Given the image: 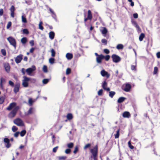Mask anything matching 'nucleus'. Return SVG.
I'll return each mask as SVG.
<instances>
[{"instance_id": "nucleus-41", "label": "nucleus", "mask_w": 160, "mask_h": 160, "mask_svg": "<svg viewBox=\"0 0 160 160\" xmlns=\"http://www.w3.org/2000/svg\"><path fill=\"white\" fill-rule=\"evenodd\" d=\"M1 52L2 54L4 56H6V52L5 49H2L1 50Z\"/></svg>"}, {"instance_id": "nucleus-25", "label": "nucleus", "mask_w": 160, "mask_h": 160, "mask_svg": "<svg viewBox=\"0 0 160 160\" xmlns=\"http://www.w3.org/2000/svg\"><path fill=\"white\" fill-rule=\"evenodd\" d=\"M88 15L87 17L89 18V19L91 20L92 18V16L91 11L90 10H88Z\"/></svg>"}, {"instance_id": "nucleus-17", "label": "nucleus", "mask_w": 160, "mask_h": 160, "mask_svg": "<svg viewBox=\"0 0 160 160\" xmlns=\"http://www.w3.org/2000/svg\"><path fill=\"white\" fill-rule=\"evenodd\" d=\"M122 116L124 118H129L131 117V114L128 112L125 111L123 113Z\"/></svg>"}, {"instance_id": "nucleus-42", "label": "nucleus", "mask_w": 160, "mask_h": 160, "mask_svg": "<svg viewBox=\"0 0 160 160\" xmlns=\"http://www.w3.org/2000/svg\"><path fill=\"white\" fill-rule=\"evenodd\" d=\"M42 70L43 72H48L47 67L46 65L43 66Z\"/></svg>"}, {"instance_id": "nucleus-48", "label": "nucleus", "mask_w": 160, "mask_h": 160, "mask_svg": "<svg viewBox=\"0 0 160 160\" xmlns=\"http://www.w3.org/2000/svg\"><path fill=\"white\" fill-rule=\"evenodd\" d=\"M12 25V22H9L7 25V28L8 29H9L11 26Z\"/></svg>"}, {"instance_id": "nucleus-59", "label": "nucleus", "mask_w": 160, "mask_h": 160, "mask_svg": "<svg viewBox=\"0 0 160 160\" xmlns=\"http://www.w3.org/2000/svg\"><path fill=\"white\" fill-rule=\"evenodd\" d=\"M29 43L31 46H33L34 45V41L33 40L30 41Z\"/></svg>"}, {"instance_id": "nucleus-6", "label": "nucleus", "mask_w": 160, "mask_h": 160, "mask_svg": "<svg viewBox=\"0 0 160 160\" xmlns=\"http://www.w3.org/2000/svg\"><path fill=\"white\" fill-rule=\"evenodd\" d=\"M14 123L18 126H22L24 125L23 121L19 118H17L14 121Z\"/></svg>"}, {"instance_id": "nucleus-45", "label": "nucleus", "mask_w": 160, "mask_h": 160, "mask_svg": "<svg viewBox=\"0 0 160 160\" xmlns=\"http://www.w3.org/2000/svg\"><path fill=\"white\" fill-rule=\"evenodd\" d=\"M23 32L24 34H28L29 33V32L28 30L27 29H24L23 30Z\"/></svg>"}, {"instance_id": "nucleus-55", "label": "nucleus", "mask_w": 160, "mask_h": 160, "mask_svg": "<svg viewBox=\"0 0 160 160\" xmlns=\"http://www.w3.org/2000/svg\"><path fill=\"white\" fill-rule=\"evenodd\" d=\"M134 26L136 28L138 31L140 30V28L137 24L134 25Z\"/></svg>"}, {"instance_id": "nucleus-15", "label": "nucleus", "mask_w": 160, "mask_h": 160, "mask_svg": "<svg viewBox=\"0 0 160 160\" xmlns=\"http://www.w3.org/2000/svg\"><path fill=\"white\" fill-rule=\"evenodd\" d=\"M107 83L106 81H104L102 85V86L103 89L105 90L109 91L110 90V89L109 88H107Z\"/></svg>"}, {"instance_id": "nucleus-33", "label": "nucleus", "mask_w": 160, "mask_h": 160, "mask_svg": "<svg viewBox=\"0 0 160 160\" xmlns=\"http://www.w3.org/2000/svg\"><path fill=\"white\" fill-rule=\"evenodd\" d=\"M55 59L53 58H50L49 59V62L51 64H52L54 63Z\"/></svg>"}, {"instance_id": "nucleus-47", "label": "nucleus", "mask_w": 160, "mask_h": 160, "mask_svg": "<svg viewBox=\"0 0 160 160\" xmlns=\"http://www.w3.org/2000/svg\"><path fill=\"white\" fill-rule=\"evenodd\" d=\"M128 146L131 149H133L134 147L133 146L131 145V142L130 141H129L128 142Z\"/></svg>"}, {"instance_id": "nucleus-20", "label": "nucleus", "mask_w": 160, "mask_h": 160, "mask_svg": "<svg viewBox=\"0 0 160 160\" xmlns=\"http://www.w3.org/2000/svg\"><path fill=\"white\" fill-rule=\"evenodd\" d=\"M19 87L20 85L19 84H17L15 85L14 89V92L15 93L19 91Z\"/></svg>"}, {"instance_id": "nucleus-38", "label": "nucleus", "mask_w": 160, "mask_h": 160, "mask_svg": "<svg viewBox=\"0 0 160 160\" xmlns=\"http://www.w3.org/2000/svg\"><path fill=\"white\" fill-rule=\"evenodd\" d=\"M67 146L69 148H72L73 146V143L72 142H70L67 144Z\"/></svg>"}, {"instance_id": "nucleus-46", "label": "nucleus", "mask_w": 160, "mask_h": 160, "mask_svg": "<svg viewBox=\"0 0 160 160\" xmlns=\"http://www.w3.org/2000/svg\"><path fill=\"white\" fill-rule=\"evenodd\" d=\"M104 58H105V60L107 61H108L110 58V56L109 55H107L105 56H104Z\"/></svg>"}, {"instance_id": "nucleus-8", "label": "nucleus", "mask_w": 160, "mask_h": 160, "mask_svg": "<svg viewBox=\"0 0 160 160\" xmlns=\"http://www.w3.org/2000/svg\"><path fill=\"white\" fill-rule=\"evenodd\" d=\"M131 87V85L130 84L127 83L125 85H123L122 88L124 91L128 92L130 91Z\"/></svg>"}, {"instance_id": "nucleus-18", "label": "nucleus", "mask_w": 160, "mask_h": 160, "mask_svg": "<svg viewBox=\"0 0 160 160\" xmlns=\"http://www.w3.org/2000/svg\"><path fill=\"white\" fill-rule=\"evenodd\" d=\"M66 57L68 60H71L73 58V55L71 53H67L66 55Z\"/></svg>"}, {"instance_id": "nucleus-10", "label": "nucleus", "mask_w": 160, "mask_h": 160, "mask_svg": "<svg viewBox=\"0 0 160 160\" xmlns=\"http://www.w3.org/2000/svg\"><path fill=\"white\" fill-rule=\"evenodd\" d=\"M104 58V55L102 54L99 55L98 57L96 58V62L98 63H100L102 62V60Z\"/></svg>"}, {"instance_id": "nucleus-13", "label": "nucleus", "mask_w": 160, "mask_h": 160, "mask_svg": "<svg viewBox=\"0 0 160 160\" xmlns=\"http://www.w3.org/2000/svg\"><path fill=\"white\" fill-rule=\"evenodd\" d=\"M6 80L4 78L2 77L0 79V88L2 89H4V84Z\"/></svg>"}, {"instance_id": "nucleus-34", "label": "nucleus", "mask_w": 160, "mask_h": 160, "mask_svg": "<svg viewBox=\"0 0 160 160\" xmlns=\"http://www.w3.org/2000/svg\"><path fill=\"white\" fill-rule=\"evenodd\" d=\"M116 48L118 49H122L123 48V46L122 44H119L117 45Z\"/></svg>"}, {"instance_id": "nucleus-52", "label": "nucleus", "mask_w": 160, "mask_h": 160, "mask_svg": "<svg viewBox=\"0 0 160 160\" xmlns=\"http://www.w3.org/2000/svg\"><path fill=\"white\" fill-rule=\"evenodd\" d=\"M103 90L102 89H100L98 92V95L100 96L102 95L103 92Z\"/></svg>"}, {"instance_id": "nucleus-26", "label": "nucleus", "mask_w": 160, "mask_h": 160, "mask_svg": "<svg viewBox=\"0 0 160 160\" xmlns=\"http://www.w3.org/2000/svg\"><path fill=\"white\" fill-rule=\"evenodd\" d=\"M103 28L102 30H101L102 33L103 34L106 35L108 32V31L105 27H103Z\"/></svg>"}, {"instance_id": "nucleus-43", "label": "nucleus", "mask_w": 160, "mask_h": 160, "mask_svg": "<svg viewBox=\"0 0 160 160\" xmlns=\"http://www.w3.org/2000/svg\"><path fill=\"white\" fill-rule=\"evenodd\" d=\"M49 79H44L42 80V82L44 84H46L49 82Z\"/></svg>"}, {"instance_id": "nucleus-19", "label": "nucleus", "mask_w": 160, "mask_h": 160, "mask_svg": "<svg viewBox=\"0 0 160 160\" xmlns=\"http://www.w3.org/2000/svg\"><path fill=\"white\" fill-rule=\"evenodd\" d=\"M55 33L54 32L51 31L49 33V37L51 40H52L54 38Z\"/></svg>"}, {"instance_id": "nucleus-40", "label": "nucleus", "mask_w": 160, "mask_h": 160, "mask_svg": "<svg viewBox=\"0 0 160 160\" xmlns=\"http://www.w3.org/2000/svg\"><path fill=\"white\" fill-rule=\"evenodd\" d=\"M10 10L11 12H14L15 10V8L14 6L12 5L10 8Z\"/></svg>"}, {"instance_id": "nucleus-36", "label": "nucleus", "mask_w": 160, "mask_h": 160, "mask_svg": "<svg viewBox=\"0 0 160 160\" xmlns=\"http://www.w3.org/2000/svg\"><path fill=\"white\" fill-rule=\"evenodd\" d=\"M51 56L52 57H55V52L53 49H52L51 50Z\"/></svg>"}, {"instance_id": "nucleus-50", "label": "nucleus", "mask_w": 160, "mask_h": 160, "mask_svg": "<svg viewBox=\"0 0 160 160\" xmlns=\"http://www.w3.org/2000/svg\"><path fill=\"white\" fill-rule=\"evenodd\" d=\"M18 130V128L14 126L12 128V130L13 132L16 131Z\"/></svg>"}, {"instance_id": "nucleus-60", "label": "nucleus", "mask_w": 160, "mask_h": 160, "mask_svg": "<svg viewBox=\"0 0 160 160\" xmlns=\"http://www.w3.org/2000/svg\"><path fill=\"white\" fill-rule=\"evenodd\" d=\"M91 145V144H86L84 147V149H86L87 148L89 147Z\"/></svg>"}, {"instance_id": "nucleus-39", "label": "nucleus", "mask_w": 160, "mask_h": 160, "mask_svg": "<svg viewBox=\"0 0 160 160\" xmlns=\"http://www.w3.org/2000/svg\"><path fill=\"white\" fill-rule=\"evenodd\" d=\"M22 22L24 23L27 22V20L26 18L23 15L22 16Z\"/></svg>"}, {"instance_id": "nucleus-21", "label": "nucleus", "mask_w": 160, "mask_h": 160, "mask_svg": "<svg viewBox=\"0 0 160 160\" xmlns=\"http://www.w3.org/2000/svg\"><path fill=\"white\" fill-rule=\"evenodd\" d=\"M36 100H33L32 98H29L28 100V103L30 106L32 105L33 103L35 102Z\"/></svg>"}, {"instance_id": "nucleus-62", "label": "nucleus", "mask_w": 160, "mask_h": 160, "mask_svg": "<svg viewBox=\"0 0 160 160\" xmlns=\"http://www.w3.org/2000/svg\"><path fill=\"white\" fill-rule=\"evenodd\" d=\"M78 148L77 147H75V148H74V150L73 151V153H76L78 151Z\"/></svg>"}, {"instance_id": "nucleus-54", "label": "nucleus", "mask_w": 160, "mask_h": 160, "mask_svg": "<svg viewBox=\"0 0 160 160\" xmlns=\"http://www.w3.org/2000/svg\"><path fill=\"white\" fill-rule=\"evenodd\" d=\"M21 72L23 75H24L26 72V70L24 68H22L21 69Z\"/></svg>"}, {"instance_id": "nucleus-30", "label": "nucleus", "mask_w": 160, "mask_h": 160, "mask_svg": "<svg viewBox=\"0 0 160 160\" xmlns=\"http://www.w3.org/2000/svg\"><path fill=\"white\" fill-rule=\"evenodd\" d=\"M42 21H41L39 22L38 26H39V28L42 30H43V27L42 26Z\"/></svg>"}, {"instance_id": "nucleus-49", "label": "nucleus", "mask_w": 160, "mask_h": 160, "mask_svg": "<svg viewBox=\"0 0 160 160\" xmlns=\"http://www.w3.org/2000/svg\"><path fill=\"white\" fill-rule=\"evenodd\" d=\"M158 71V68L157 67H155L154 68L153 74H156Z\"/></svg>"}, {"instance_id": "nucleus-22", "label": "nucleus", "mask_w": 160, "mask_h": 160, "mask_svg": "<svg viewBox=\"0 0 160 160\" xmlns=\"http://www.w3.org/2000/svg\"><path fill=\"white\" fill-rule=\"evenodd\" d=\"M66 117L68 120H70L73 118V117L72 114L70 113L67 114Z\"/></svg>"}, {"instance_id": "nucleus-58", "label": "nucleus", "mask_w": 160, "mask_h": 160, "mask_svg": "<svg viewBox=\"0 0 160 160\" xmlns=\"http://www.w3.org/2000/svg\"><path fill=\"white\" fill-rule=\"evenodd\" d=\"M19 133H20V132H16L14 134V137L16 138H17L18 136Z\"/></svg>"}, {"instance_id": "nucleus-2", "label": "nucleus", "mask_w": 160, "mask_h": 160, "mask_svg": "<svg viewBox=\"0 0 160 160\" xmlns=\"http://www.w3.org/2000/svg\"><path fill=\"white\" fill-rule=\"evenodd\" d=\"M90 152L92 154L94 160H96L97 156L98 146L96 145L93 148L91 149Z\"/></svg>"}, {"instance_id": "nucleus-28", "label": "nucleus", "mask_w": 160, "mask_h": 160, "mask_svg": "<svg viewBox=\"0 0 160 160\" xmlns=\"http://www.w3.org/2000/svg\"><path fill=\"white\" fill-rule=\"evenodd\" d=\"M145 37V35L144 33H141L139 37V40L140 41H142L143 38Z\"/></svg>"}, {"instance_id": "nucleus-56", "label": "nucleus", "mask_w": 160, "mask_h": 160, "mask_svg": "<svg viewBox=\"0 0 160 160\" xmlns=\"http://www.w3.org/2000/svg\"><path fill=\"white\" fill-rule=\"evenodd\" d=\"M104 52L105 53H106V54H108L110 52V51L109 50H108V49H104Z\"/></svg>"}, {"instance_id": "nucleus-61", "label": "nucleus", "mask_w": 160, "mask_h": 160, "mask_svg": "<svg viewBox=\"0 0 160 160\" xmlns=\"http://www.w3.org/2000/svg\"><path fill=\"white\" fill-rule=\"evenodd\" d=\"M133 16L134 18H138V14L137 13H134L133 14Z\"/></svg>"}, {"instance_id": "nucleus-23", "label": "nucleus", "mask_w": 160, "mask_h": 160, "mask_svg": "<svg viewBox=\"0 0 160 160\" xmlns=\"http://www.w3.org/2000/svg\"><path fill=\"white\" fill-rule=\"evenodd\" d=\"M126 98L123 97H121L119 98L118 100V102L119 103H121L124 101Z\"/></svg>"}, {"instance_id": "nucleus-14", "label": "nucleus", "mask_w": 160, "mask_h": 160, "mask_svg": "<svg viewBox=\"0 0 160 160\" xmlns=\"http://www.w3.org/2000/svg\"><path fill=\"white\" fill-rule=\"evenodd\" d=\"M22 59V55H20L18 56L15 58V61L16 63H20Z\"/></svg>"}, {"instance_id": "nucleus-51", "label": "nucleus", "mask_w": 160, "mask_h": 160, "mask_svg": "<svg viewBox=\"0 0 160 160\" xmlns=\"http://www.w3.org/2000/svg\"><path fill=\"white\" fill-rule=\"evenodd\" d=\"M102 42L103 43H104L105 45H106L107 44V41L105 39H103L102 40Z\"/></svg>"}, {"instance_id": "nucleus-9", "label": "nucleus", "mask_w": 160, "mask_h": 160, "mask_svg": "<svg viewBox=\"0 0 160 160\" xmlns=\"http://www.w3.org/2000/svg\"><path fill=\"white\" fill-rule=\"evenodd\" d=\"M100 74L102 77H106L107 78H109L110 76V74L104 69L102 70L101 71Z\"/></svg>"}, {"instance_id": "nucleus-53", "label": "nucleus", "mask_w": 160, "mask_h": 160, "mask_svg": "<svg viewBox=\"0 0 160 160\" xmlns=\"http://www.w3.org/2000/svg\"><path fill=\"white\" fill-rule=\"evenodd\" d=\"M65 152L66 154H69L71 152V150L70 149H67L65 150Z\"/></svg>"}, {"instance_id": "nucleus-16", "label": "nucleus", "mask_w": 160, "mask_h": 160, "mask_svg": "<svg viewBox=\"0 0 160 160\" xmlns=\"http://www.w3.org/2000/svg\"><path fill=\"white\" fill-rule=\"evenodd\" d=\"M5 69L7 72H9L10 70V66L8 63H5L4 64Z\"/></svg>"}, {"instance_id": "nucleus-64", "label": "nucleus", "mask_w": 160, "mask_h": 160, "mask_svg": "<svg viewBox=\"0 0 160 160\" xmlns=\"http://www.w3.org/2000/svg\"><path fill=\"white\" fill-rule=\"evenodd\" d=\"M157 57L159 58H160V52H158L157 53Z\"/></svg>"}, {"instance_id": "nucleus-44", "label": "nucleus", "mask_w": 160, "mask_h": 160, "mask_svg": "<svg viewBox=\"0 0 160 160\" xmlns=\"http://www.w3.org/2000/svg\"><path fill=\"white\" fill-rule=\"evenodd\" d=\"M71 72V69L70 68H68L66 71V74L67 75H68Z\"/></svg>"}, {"instance_id": "nucleus-7", "label": "nucleus", "mask_w": 160, "mask_h": 160, "mask_svg": "<svg viewBox=\"0 0 160 160\" xmlns=\"http://www.w3.org/2000/svg\"><path fill=\"white\" fill-rule=\"evenodd\" d=\"M7 40L10 44L12 45L15 48L16 47V42L15 39L12 37H10L7 38Z\"/></svg>"}, {"instance_id": "nucleus-11", "label": "nucleus", "mask_w": 160, "mask_h": 160, "mask_svg": "<svg viewBox=\"0 0 160 160\" xmlns=\"http://www.w3.org/2000/svg\"><path fill=\"white\" fill-rule=\"evenodd\" d=\"M16 103L15 102H12L10 103L9 106L7 108V109L10 110L13 109L17 106H16Z\"/></svg>"}, {"instance_id": "nucleus-3", "label": "nucleus", "mask_w": 160, "mask_h": 160, "mask_svg": "<svg viewBox=\"0 0 160 160\" xmlns=\"http://www.w3.org/2000/svg\"><path fill=\"white\" fill-rule=\"evenodd\" d=\"M36 70L35 66L33 65L31 68H27L26 70V72L27 74L29 76H32V73L33 71Z\"/></svg>"}, {"instance_id": "nucleus-37", "label": "nucleus", "mask_w": 160, "mask_h": 160, "mask_svg": "<svg viewBox=\"0 0 160 160\" xmlns=\"http://www.w3.org/2000/svg\"><path fill=\"white\" fill-rule=\"evenodd\" d=\"M5 99L4 97L2 96L0 97V104H2L4 102Z\"/></svg>"}, {"instance_id": "nucleus-29", "label": "nucleus", "mask_w": 160, "mask_h": 160, "mask_svg": "<svg viewBox=\"0 0 160 160\" xmlns=\"http://www.w3.org/2000/svg\"><path fill=\"white\" fill-rule=\"evenodd\" d=\"M67 158V157L65 156H61L58 157L59 160H65Z\"/></svg>"}, {"instance_id": "nucleus-5", "label": "nucleus", "mask_w": 160, "mask_h": 160, "mask_svg": "<svg viewBox=\"0 0 160 160\" xmlns=\"http://www.w3.org/2000/svg\"><path fill=\"white\" fill-rule=\"evenodd\" d=\"M19 109L18 107H17L15 108L12 110L10 113L9 114V116L10 118H13L15 115L18 110Z\"/></svg>"}, {"instance_id": "nucleus-12", "label": "nucleus", "mask_w": 160, "mask_h": 160, "mask_svg": "<svg viewBox=\"0 0 160 160\" xmlns=\"http://www.w3.org/2000/svg\"><path fill=\"white\" fill-rule=\"evenodd\" d=\"M10 140L7 138H5L4 139V142L6 144H5L6 147L7 148H10L11 146V144L9 143Z\"/></svg>"}, {"instance_id": "nucleus-35", "label": "nucleus", "mask_w": 160, "mask_h": 160, "mask_svg": "<svg viewBox=\"0 0 160 160\" xmlns=\"http://www.w3.org/2000/svg\"><path fill=\"white\" fill-rule=\"evenodd\" d=\"M26 133V131L25 130H23L20 133V136L21 137L24 136Z\"/></svg>"}, {"instance_id": "nucleus-24", "label": "nucleus", "mask_w": 160, "mask_h": 160, "mask_svg": "<svg viewBox=\"0 0 160 160\" xmlns=\"http://www.w3.org/2000/svg\"><path fill=\"white\" fill-rule=\"evenodd\" d=\"M34 111L35 110L33 108H30V109L28 111V114H30L34 112Z\"/></svg>"}, {"instance_id": "nucleus-32", "label": "nucleus", "mask_w": 160, "mask_h": 160, "mask_svg": "<svg viewBox=\"0 0 160 160\" xmlns=\"http://www.w3.org/2000/svg\"><path fill=\"white\" fill-rule=\"evenodd\" d=\"M27 42V39L26 38L24 37L22 38L21 39V42L23 44Z\"/></svg>"}, {"instance_id": "nucleus-1", "label": "nucleus", "mask_w": 160, "mask_h": 160, "mask_svg": "<svg viewBox=\"0 0 160 160\" xmlns=\"http://www.w3.org/2000/svg\"><path fill=\"white\" fill-rule=\"evenodd\" d=\"M23 79L22 80V85L25 88L28 86V82L31 80V78H28L26 76L23 77Z\"/></svg>"}, {"instance_id": "nucleus-63", "label": "nucleus", "mask_w": 160, "mask_h": 160, "mask_svg": "<svg viewBox=\"0 0 160 160\" xmlns=\"http://www.w3.org/2000/svg\"><path fill=\"white\" fill-rule=\"evenodd\" d=\"M136 65L135 66L132 65L131 66V69L132 70H133L135 69V68H136Z\"/></svg>"}, {"instance_id": "nucleus-27", "label": "nucleus", "mask_w": 160, "mask_h": 160, "mask_svg": "<svg viewBox=\"0 0 160 160\" xmlns=\"http://www.w3.org/2000/svg\"><path fill=\"white\" fill-rule=\"evenodd\" d=\"M115 92L114 91H110L109 92V96L111 98H112L115 94Z\"/></svg>"}, {"instance_id": "nucleus-31", "label": "nucleus", "mask_w": 160, "mask_h": 160, "mask_svg": "<svg viewBox=\"0 0 160 160\" xmlns=\"http://www.w3.org/2000/svg\"><path fill=\"white\" fill-rule=\"evenodd\" d=\"M120 129H118L117 131L116 134L115 135V138H119V136Z\"/></svg>"}, {"instance_id": "nucleus-57", "label": "nucleus", "mask_w": 160, "mask_h": 160, "mask_svg": "<svg viewBox=\"0 0 160 160\" xmlns=\"http://www.w3.org/2000/svg\"><path fill=\"white\" fill-rule=\"evenodd\" d=\"M58 148V146H57V147H55L53 149V152H56L57 151Z\"/></svg>"}, {"instance_id": "nucleus-4", "label": "nucleus", "mask_w": 160, "mask_h": 160, "mask_svg": "<svg viewBox=\"0 0 160 160\" xmlns=\"http://www.w3.org/2000/svg\"><path fill=\"white\" fill-rule=\"evenodd\" d=\"M113 61L115 63H118L121 60L120 57L118 56L116 54H113L111 56Z\"/></svg>"}]
</instances>
